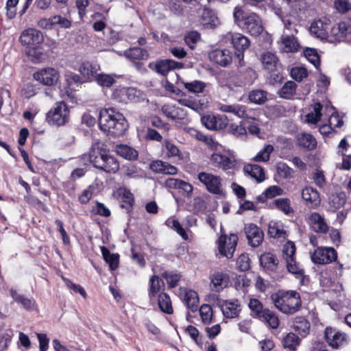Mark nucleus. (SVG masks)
Segmentation results:
<instances>
[{
    "label": "nucleus",
    "mask_w": 351,
    "mask_h": 351,
    "mask_svg": "<svg viewBox=\"0 0 351 351\" xmlns=\"http://www.w3.org/2000/svg\"><path fill=\"white\" fill-rule=\"evenodd\" d=\"M19 40L24 47L26 56L31 62L39 63L45 60L46 54L44 53L42 47L44 42L42 32L36 28L28 27L21 33Z\"/></svg>",
    "instance_id": "1"
},
{
    "label": "nucleus",
    "mask_w": 351,
    "mask_h": 351,
    "mask_svg": "<svg viewBox=\"0 0 351 351\" xmlns=\"http://www.w3.org/2000/svg\"><path fill=\"white\" fill-rule=\"evenodd\" d=\"M99 125L109 137L123 136L128 128V123L123 114L113 108L100 111Z\"/></svg>",
    "instance_id": "2"
},
{
    "label": "nucleus",
    "mask_w": 351,
    "mask_h": 351,
    "mask_svg": "<svg viewBox=\"0 0 351 351\" xmlns=\"http://www.w3.org/2000/svg\"><path fill=\"white\" fill-rule=\"evenodd\" d=\"M89 161L93 166L107 173L114 174L119 170V162L110 154L106 145L100 142L95 143L89 151Z\"/></svg>",
    "instance_id": "3"
},
{
    "label": "nucleus",
    "mask_w": 351,
    "mask_h": 351,
    "mask_svg": "<svg viewBox=\"0 0 351 351\" xmlns=\"http://www.w3.org/2000/svg\"><path fill=\"white\" fill-rule=\"evenodd\" d=\"M147 293L149 301L156 304L162 313L173 314L172 300L170 295L165 292V284L162 278L156 274L149 277Z\"/></svg>",
    "instance_id": "4"
},
{
    "label": "nucleus",
    "mask_w": 351,
    "mask_h": 351,
    "mask_svg": "<svg viewBox=\"0 0 351 351\" xmlns=\"http://www.w3.org/2000/svg\"><path fill=\"white\" fill-rule=\"evenodd\" d=\"M233 19L235 25L252 36H258L264 30L261 17L254 12L245 11L240 5L234 7Z\"/></svg>",
    "instance_id": "5"
},
{
    "label": "nucleus",
    "mask_w": 351,
    "mask_h": 351,
    "mask_svg": "<svg viewBox=\"0 0 351 351\" xmlns=\"http://www.w3.org/2000/svg\"><path fill=\"white\" fill-rule=\"evenodd\" d=\"M275 307L284 314L293 315L302 306V299L299 292L294 290L279 289L271 295Z\"/></svg>",
    "instance_id": "6"
},
{
    "label": "nucleus",
    "mask_w": 351,
    "mask_h": 351,
    "mask_svg": "<svg viewBox=\"0 0 351 351\" xmlns=\"http://www.w3.org/2000/svg\"><path fill=\"white\" fill-rule=\"evenodd\" d=\"M222 42L234 49L239 65L243 66L244 52L250 45L249 38L241 33L229 32L223 36Z\"/></svg>",
    "instance_id": "7"
},
{
    "label": "nucleus",
    "mask_w": 351,
    "mask_h": 351,
    "mask_svg": "<svg viewBox=\"0 0 351 351\" xmlns=\"http://www.w3.org/2000/svg\"><path fill=\"white\" fill-rule=\"evenodd\" d=\"M296 247L293 241L286 242L282 247V258L286 263L287 271L296 278H304V270L300 267L295 258Z\"/></svg>",
    "instance_id": "8"
},
{
    "label": "nucleus",
    "mask_w": 351,
    "mask_h": 351,
    "mask_svg": "<svg viewBox=\"0 0 351 351\" xmlns=\"http://www.w3.org/2000/svg\"><path fill=\"white\" fill-rule=\"evenodd\" d=\"M197 178L208 193L219 197L225 196V191L222 184L223 180L219 176L212 173L201 171L198 173Z\"/></svg>",
    "instance_id": "9"
},
{
    "label": "nucleus",
    "mask_w": 351,
    "mask_h": 351,
    "mask_svg": "<svg viewBox=\"0 0 351 351\" xmlns=\"http://www.w3.org/2000/svg\"><path fill=\"white\" fill-rule=\"evenodd\" d=\"M69 113L67 104L63 101H58L47 113L46 121L50 125L61 126L69 121Z\"/></svg>",
    "instance_id": "10"
},
{
    "label": "nucleus",
    "mask_w": 351,
    "mask_h": 351,
    "mask_svg": "<svg viewBox=\"0 0 351 351\" xmlns=\"http://www.w3.org/2000/svg\"><path fill=\"white\" fill-rule=\"evenodd\" d=\"M238 240L239 238L236 234H230L229 236L226 234H221L217 242L219 254L227 258H232L236 250Z\"/></svg>",
    "instance_id": "11"
},
{
    "label": "nucleus",
    "mask_w": 351,
    "mask_h": 351,
    "mask_svg": "<svg viewBox=\"0 0 351 351\" xmlns=\"http://www.w3.org/2000/svg\"><path fill=\"white\" fill-rule=\"evenodd\" d=\"M311 261L317 265H326L337 259V252L332 247H317L311 255Z\"/></svg>",
    "instance_id": "12"
},
{
    "label": "nucleus",
    "mask_w": 351,
    "mask_h": 351,
    "mask_svg": "<svg viewBox=\"0 0 351 351\" xmlns=\"http://www.w3.org/2000/svg\"><path fill=\"white\" fill-rule=\"evenodd\" d=\"M33 78L44 86H53L58 82L60 73L54 68L45 67L34 72Z\"/></svg>",
    "instance_id": "13"
},
{
    "label": "nucleus",
    "mask_w": 351,
    "mask_h": 351,
    "mask_svg": "<svg viewBox=\"0 0 351 351\" xmlns=\"http://www.w3.org/2000/svg\"><path fill=\"white\" fill-rule=\"evenodd\" d=\"M183 64L170 59L158 60L156 62H151L148 67L156 73L165 76L168 73L176 69H181Z\"/></svg>",
    "instance_id": "14"
},
{
    "label": "nucleus",
    "mask_w": 351,
    "mask_h": 351,
    "mask_svg": "<svg viewBox=\"0 0 351 351\" xmlns=\"http://www.w3.org/2000/svg\"><path fill=\"white\" fill-rule=\"evenodd\" d=\"M210 165L216 169H221L224 171L233 170L237 161L234 157H229L221 153H213L210 157Z\"/></svg>",
    "instance_id": "15"
},
{
    "label": "nucleus",
    "mask_w": 351,
    "mask_h": 351,
    "mask_svg": "<svg viewBox=\"0 0 351 351\" xmlns=\"http://www.w3.org/2000/svg\"><path fill=\"white\" fill-rule=\"evenodd\" d=\"M324 339L330 347L338 349L346 343L347 335L344 332L336 331L332 327L328 326L324 330Z\"/></svg>",
    "instance_id": "16"
},
{
    "label": "nucleus",
    "mask_w": 351,
    "mask_h": 351,
    "mask_svg": "<svg viewBox=\"0 0 351 351\" xmlns=\"http://www.w3.org/2000/svg\"><path fill=\"white\" fill-rule=\"evenodd\" d=\"M244 232L248 241V243L253 247L259 246L263 241L264 232L261 228L253 223L246 224Z\"/></svg>",
    "instance_id": "17"
},
{
    "label": "nucleus",
    "mask_w": 351,
    "mask_h": 351,
    "mask_svg": "<svg viewBox=\"0 0 351 351\" xmlns=\"http://www.w3.org/2000/svg\"><path fill=\"white\" fill-rule=\"evenodd\" d=\"M201 121L202 124L210 130H223L228 125V119L226 115H205L202 117Z\"/></svg>",
    "instance_id": "18"
},
{
    "label": "nucleus",
    "mask_w": 351,
    "mask_h": 351,
    "mask_svg": "<svg viewBox=\"0 0 351 351\" xmlns=\"http://www.w3.org/2000/svg\"><path fill=\"white\" fill-rule=\"evenodd\" d=\"M136 93L134 88L119 86L114 89L112 99L119 103L128 104L136 100Z\"/></svg>",
    "instance_id": "19"
},
{
    "label": "nucleus",
    "mask_w": 351,
    "mask_h": 351,
    "mask_svg": "<svg viewBox=\"0 0 351 351\" xmlns=\"http://www.w3.org/2000/svg\"><path fill=\"white\" fill-rule=\"evenodd\" d=\"M208 58L214 64L226 67L232 61V54L229 49H216L208 53Z\"/></svg>",
    "instance_id": "20"
},
{
    "label": "nucleus",
    "mask_w": 351,
    "mask_h": 351,
    "mask_svg": "<svg viewBox=\"0 0 351 351\" xmlns=\"http://www.w3.org/2000/svg\"><path fill=\"white\" fill-rule=\"evenodd\" d=\"M302 197L305 205L310 208H317L321 204L319 192L311 186H306L302 189Z\"/></svg>",
    "instance_id": "21"
},
{
    "label": "nucleus",
    "mask_w": 351,
    "mask_h": 351,
    "mask_svg": "<svg viewBox=\"0 0 351 351\" xmlns=\"http://www.w3.org/2000/svg\"><path fill=\"white\" fill-rule=\"evenodd\" d=\"M329 29L330 23L329 20L326 19L324 20L319 19L314 21L310 27L311 34L321 39H327L328 38Z\"/></svg>",
    "instance_id": "22"
},
{
    "label": "nucleus",
    "mask_w": 351,
    "mask_h": 351,
    "mask_svg": "<svg viewBox=\"0 0 351 351\" xmlns=\"http://www.w3.org/2000/svg\"><path fill=\"white\" fill-rule=\"evenodd\" d=\"M180 294H184L183 302L186 307L192 312L197 311L199 307V300L198 294L192 289H188L185 287H180Z\"/></svg>",
    "instance_id": "23"
},
{
    "label": "nucleus",
    "mask_w": 351,
    "mask_h": 351,
    "mask_svg": "<svg viewBox=\"0 0 351 351\" xmlns=\"http://www.w3.org/2000/svg\"><path fill=\"white\" fill-rule=\"evenodd\" d=\"M308 223L315 232L326 233L328 232L329 227L324 216L319 213H312L308 217Z\"/></svg>",
    "instance_id": "24"
},
{
    "label": "nucleus",
    "mask_w": 351,
    "mask_h": 351,
    "mask_svg": "<svg viewBox=\"0 0 351 351\" xmlns=\"http://www.w3.org/2000/svg\"><path fill=\"white\" fill-rule=\"evenodd\" d=\"M261 267L268 271L276 272L278 269L280 261L277 256L271 252H265L259 257Z\"/></svg>",
    "instance_id": "25"
},
{
    "label": "nucleus",
    "mask_w": 351,
    "mask_h": 351,
    "mask_svg": "<svg viewBox=\"0 0 351 351\" xmlns=\"http://www.w3.org/2000/svg\"><path fill=\"white\" fill-rule=\"evenodd\" d=\"M161 110L167 118L172 120H184L187 117L186 110L176 105L165 104Z\"/></svg>",
    "instance_id": "26"
},
{
    "label": "nucleus",
    "mask_w": 351,
    "mask_h": 351,
    "mask_svg": "<svg viewBox=\"0 0 351 351\" xmlns=\"http://www.w3.org/2000/svg\"><path fill=\"white\" fill-rule=\"evenodd\" d=\"M118 194L121 199L120 207L125 209L128 213H131L135 204L134 194L127 188L120 189Z\"/></svg>",
    "instance_id": "27"
},
{
    "label": "nucleus",
    "mask_w": 351,
    "mask_h": 351,
    "mask_svg": "<svg viewBox=\"0 0 351 351\" xmlns=\"http://www.w3.org/2000/svg\"><path fill=\"white\" fill-rule=\"evenodd\" d=\"M210 280L213 289L219 292L228 286L230 277L228 274L223 271H215L211 276Z\"/></svg>",
    "instance_id": "28"
},
{
    "label": "nucleus",
    "mask_w": 351,
    "mask_h": 351,
    "mask_svg": "<svg viewBox=\"0 0 351 351\" xmlns=\"http://www.w3.org/2000/svg\"><path fill=\"white\" fill-rule=\"evenodd\" d=\"M261 62L264 69L267 72H275L279 64L278 57L273 53L267 51L262 54Z\"/></svg>",
    "instance_id": "29"
},
{
    "label": "nucleus",
    "mask_w": 351,
    "mask_h": 351,
    "mask_svg": "<svg viewBox=\"0 0 351 351\" xmlns=\"http://www.w3.org/2000/svg\"><path fill=\"white\" fill-rule=\"evenodd\" d=\"M180 84L182 85L188 93L195 95L203 93L207 86L206 83L198 80L191 82L182 81L180 82Z\"/></svg>",
    "instance_id": "30"
},
{
    "label": "nucleus",
    "mask_w": 351,
    "mask_h": 351,
    "mask_svg": "<svg viewBox=\"0 0 351 351\" xmlns=\"http://www.w3.org/2000/svg\"><path fill=\"white\" fill-rule=\"evenodd\" d=\"M258 319L267 324L270 328L276 329L280 325V319L275 311L266 308L265 312L261 315Z\"/></svg>",
    "instance_id": "31"
},
{
    "label": "nucleus",
    "mask_w": 351,
    "mask_h": 351,
    "mask_svg": "<svg viewBox=\"0 0 351 351\" xmlns=\"http://www.w3.org/2000/svg\"><path fill=\"white\" fill-rule=\"evenodd\" d=\"M243 171L245 173L254 178L257 182H261L265 178L264 169L260 165L256 164L245 165L243 167Z\"/></svg>",
    "instance_id": "32"
},
{
    "label": "nucleus",
    "mask_w": 351,
    "mask_h": 351,
    "mask_svg": "<svg viewBox=\"0 0 351 351\" xmlns=\"http://www.w3.org/2000/svg\"><path fill=\"white\" fill-rule=\"evenodd\" d=\"M293 327L295 331L304 337L310 332L311 324L305 317L298 316L294 319Z\"/></svg>",
    "instance_id": "33"
},
{
    "label": "nucleus",
    "mask_w": 351,
    "mask_h": 351,
    "mask_svg": "<svg viewBox=\"0 0 351 351\" xmlns=\"http://www.w3.org/2000/svg\"><path fill=\"white\" fill-rule=\"evenodd\" d=\"M125 56L132 61L147 60L149 58L148 51L141 47L130 48L125 51Z\"/></svg>",
    "instance_id": "34"
},
{
    "label": "nucleus",
    "mask_w": 351,
    "mask_h": 351,
    "mask_svg": "<svg viewBox=\"0 0 351 351\" xmlns=\"http://www.w3.org/2000/svg\"><path fill=\"white\" fill-rule=\"evenodd\" d=\"M161 277L167 281L169 289H173L178 286L182 276L176 271H164L161 273Z\"/></svg>",
    "instance_id": "35"
},
{
    "label": "nucleus",
    "mask_w": 351,
    "mask_h": 351,
    "mask_svg": "<svg viewBox=\"0 0 351 351\" xmlns=\"http://www.w3.org/2000/svg\"><path fill=\"white\" fill-rule=\"evenodd\" d=\"M222 311L223 315L227 318L238 317L241 311L239 301L237 300L233 302L226 301Z\"/></svg>",
    "instance_id": "36"
},
{
    "label": "nucleus",
    "mask_w": 351,
    "mask_h": 351,
    "mask_svg": "<svg viewBox=\"0 0 351 351\" xmlns=\"http://www.w3.org/2000/svg\"><path fill=\"white\" fill-rule=\"evenodd\" d=\"M282 346L289 351H295L301 343V339L293 332H289L283 338Z\"/></svg>",
    "instance_id": "37"
},
{
    "label": "nucleus",
    "mask_w": 351,
    "mask_h": 351,
    "mask_svg": "<svg viewBox=\"0 0 351 351\" xmlns=\"http://www.w3.org/2000/svg\"><path fill=\"white\" fill-rule=\"evenodd\" d=\"M101 254L104 261L108 263L111 270H115L119 267V255L118 254H111L110 250L105 246L101 247Z\"/></svg>",
    "instance_id": "38"
},
{
    "label": "nucleus",
    "mask_w": 351,
    "mask_h": 351,
    "mask_svg": "<svg viewBox=\"0 0 351 351\" xmlns=\"http://www.w3.org/2000/svg\"><path fill=\"white\" fill-rule=\"evenodd\" d=\"M97 70V66L88 61L83 62L79 68L80 73L89 81L95 78Z\"/></svg>",
    "instance_id": "39"
},
{
    "label": "nucleus",
    "mask_w": 351,
    "mask_h": 351,
    "mask_svg": "<svg viewBox=\"0 0 351 351\" xmlns=\"http://www.w3.org/2000/svg\"><path fill=\"white\" fill-rule=\"evenodd\" d=\"M116 152L119 156L130 160H136L138 157V152L134 148L126 145L121 144L117 145Z\"/></svg>",
    "instance_id": "40"
},
{
    "label": "nucleus",
    "mask_w": 351,
    "mask_h": 351,
    "mask_svg": "<svg viewBox=\"0 0 351 351\" xmlns=\"http://www.w3.org/2000/svg\"><path fill=\"white\" fill-rule=\"evenodd\" d=\"M250 122L249 119H243L239 124L230 123L226 128H228V133L234 136H244L247 134L246 126Z\"/></svg>",
    "instance_id": "41"
},
{
    "label": "nucleus",
    "mask_w": 351,
    "mask_h": 351,
    "mask_svg": "<svg viewBox=\"0 0 351 351\" xmlns=\"http://www.w3.org/2000/svg\"><path fill=\"white\" fill-rule=\"evenodd\" d=\"M330 208L333 210L342 208L346 202V195L343 192L332 194L328 199Z\"/></svg>",
    "instance_id": "42"
},
{
    "label": "nucleus",
    "mask_w": 351,
    "mask_h": 351,
    "mask_svg": "<svg viewBox=\"0 0 351 351\" xmlns=\"http://www.w3.org/2000/svg\"><path fill=\"white\" fill-rule=\"evenodd\" d=\"M297 84L293 81L287 82L280 89L278 95L280 97L290 99L295 95Z\"/></svg>",
    "instance_id": "43"
},
{
    "label": "nucleus",
    "mask_w": 351,
    "mask_h": 351,
    "mask_svg": "<svg viewBox=\"0 0 351 351\" xmlns=\"http://www.w3.org/2000/svg\"><path fill=\"white\" fill-rule=\"evenodd\" d=\"M298 144L300 147L311 151L315 149L317 141L312 134L304 133L298 138Z\"/></svg>",
    "instance_id": "44"
},
{
    "label": "nucleus",
    "mask_w": 351,
    "mask_h": 351,
    "mask_svg": "<svg viewBox=\"0 0 351 351\" xmlns=\"http://www.w3.org/2000/svg\"><path fill=\"white\" fill-rule=\"evenodd\" d=\"M248 307L251 311V315L253 317L258 318L265 312L266 308H264L262 302L256 298H251L248 303Z\"/></svg>",
    "instance_id": "45"
},
{
    "label": "nucleus",
    "mask_w": 351,
    "mask_h": 351,
    "mask_svg": "<svg viewBox=\"0 0 351 351\" xmlns=\"http://www.w3.org/2000/svg\"><path fill=\"white\" fill-rule=\"evenodd\" d=\"M248 99L255 104H263L267 100V93L263 90H252L248 94Z\"/></svg>",
    "instance_id": "46"
},
{
    "label": "nucleus",
    "mask_w": 351,
    "mask_h": 351,
    "mask_svg": "<svg viewBox=\"0 0 351 351\" xmlns=\"http://www.w3.org/2000/svg\"><path fill=\"white\" fill-rule=\"evenodd\" d=\"M61 278L68 289L72 290L75 293H79L83 298L87 299L88 295L82 286L73 282L69 278H66L62 274L61 275Z\"/></svg>",
    "instance_id": "47"
},
{
    "label": "nucleus",
    "mask_w": 351,
    "mask_h": 351,
    "mask_svg": "<svg viewBox=\"0 0 351 351\" xmlns=\"http://www.w3.org/2000/svg\"><path fill=\"white\" fill-rule=\"evenodd\" d=\"M199 311L202 321L204 324L208 325L213 322V308L210 304H202Z\"/></svg>",
    "instance_id": "48"
},
{
    "label": "nucleus",
    "mask_w": 351,
    "mask_h": 351,
    "mask_svg": "<svg viewBox=\"0 0 351 351\" xmlns=\"http://www.w3.org/2000/svg\"><path fill=\"white\" fill-rule=\"evenodd\" d=\"M166 224L167 226L173 229L184 240L186 241L189 239V235L187 232L178 219H169L166 221Z\"/></svg>",
    "instance_id": "49"
},
{
    "label": "nucleus",
    "mask_w": 351,
    "mask_h": 351,
    "mask_svg": "<svg viewBox=\"0 0 351 351\" xmlns=\"http://www.w3.org/2000/svg\"><path fill=\"white\" fill-rule=\"evenodd\" d=\"M267 233L270 237L274 239L285 238L286 231H285L276 222L271 221L268 226Z\"/></svg>",
    "instance_id": "50"
},
{
    "label": "nucleus",
    "mask_w": 351,
    "mask_h": 351,
    "mask_svg": "<svg viewBox=\"0 0 351 351\" xmlns=\"http://www.w3.org/2000/svg\"><path fill=\"white\" fill-rule=\"evenodd\" d=\"M304 56L306 59L314 65L317 70H320V57L318 55L316 49L308 48L304 50Z\"/></svg>",
    "instance_id": "51"
},
{
    "label": "nucleus",
    "mask_w": 351,
    "mask_h": 351,
    "mask_svg": "<svg viewBox=\"0 0 351 351\" xmlns=\"http://www.w3.org/2000/svg\"><path fill=\"white\" fill-rule=\"evenodd\" d=\"M97 184H90L86 189H84L78 197V200L82 204H86L92 198L95 190L97 189Z\"/></svg>",
    "instance_id": "52"
},
{
    "label": "nucleus",
    "mask_w": 351,
    "mask_h": 351,
    "mask_svg": "<svg viewBox=\"0 0 351 351\" xmlns=\"http://www.w3.org/2000/svg\"><path fill=\"white\" fill-rule=\"evenodd\" d=\"M274 204L276 208L281 210L286 215H289L294 212L291 207L290 200L288 198H278L274 200Z\"/></svg>",
    "instance_id": "53"
},
{
    "label": "nucleus",
    "mask_w": 351,
    "mask_h": 351,
    "mask_svg": "<svg viewBox=\"0 0 351 351\" xmlns=\"http://www.w3.org/2000/svg\"><path fill=\"white\" fill-rule=\"evenodd\" d=\"M178 103L183 106L188 107L193 110L199 112L203 110V104L199 101L192 99L191 98H183L178 99Z\"/></svg>",
    "instance_id": "54"
},
{
    "label": "nucleus",
    "mask_w": 351,
    "mask_h": 351,
    "mask_svg": "<svg viewBox=\"0 0 351 351\" xmlns=\"http://www.w3.org/2000/svg\"><path fill=\"white\" fill-rule=\"evenodd\" d=\"M95 80L99 86L107 88L111 87L115 82V80L112 76L105 73H99L96 75Z\"/></svg>",
    "instance_id": "55"
},
{
    "label": "nucleus",
    "mask_w": 351,
    "mask_h": 351,
    "mask_svg": "<svg viewBox=\"0 0 351 351\" xmlns=\"http://www.w3.org/2000/svg\"><path fill=\"white\" fill-rule=\"evenodd\" d=\"M144 138L147 141H156L161 143L163 138L162 134L159 131L148 126L146 128Z\"/></svg>",
    "instance_id": "56"
},
{
    "label": "nucleus",
    "mask_w": 351,
    "mask_h": 351,
    "mask_svg": "<svg viewBox=\"0 0 351 351\" xmlns=\"http://www.w3.org/2000/svg\"><path fill=\"white\" fill-rule=\"evenodd\" d=\"M274 151L273 145L268 144L266 145L263 149H261L254 157V160L256 162H267L270 158V155Z\"/></svg>",
    "instance_id": "57"
},
{
    "label": "nucleus",
    "mask_w": 351,
    "mask_h": 351,
    "mask_svg": "<svg viewBox=\"0 0 351 351\" xmlns=\"http://www.w3.org/2000/svg\"><path fill=\"white\" fill-rule=\"evenodd\" d=\"M200 38L201 35L198 32L190 31L186 34L184 40L186 45L193 49L197 43L200 40Z\"/></svg>",
    "instance_id": "58"
},
{
    "label": "nucleus",
    "mask_w": 351,
    "mask_h": 351,
    "mask_svg": "<svg viewBox=\"0 0 351 351\" xmlns=\"http://www.w3.org/2000/svg\"><path fill=\"white\" fill-rule=\"evenodd\" d=\"M177 189L185 197L191 198L193 195V185L184 180H180Z\"/></svg>",
    "instance_id": "59"
},
{
    "label": "nucleus",
    "mask_w": 351,
    "mask_h": 351,
    "mask_svg": "<svg viewBox=\"0 0 351 351\" xmlns=\"http://www.w3.org/2000/svg\"><path fill=\"white\" fill-rule=\"evenodd\" d=\"M150 123L152 128H156L159 130H162L163 132H168L170 129L169 124L167 123H165L162 121L161 118L158 116H153L150 118Z\"/></svg>",
    "instance_id": "60"
},
{
    "label": "nucleus",
    "mask_w": 351,
    "mask_h": 351,
    "mask_svg": "<svg viewBox=\"0 0 351 351\" xmlns=\"http://www.w3.org/2000/svg\"><path fill=\"white\" fill-rule=\"evenodd\" d=\"M282 43L287 52H293L298 50V44L293 36H287L282 38Z\"/></svg>",
    "instance_id": "61"
},
{
    "label": "nucleus",
    "mask_w": 351,
    "mask_h": 351,
    "mask_svg": "<svg viewBox=\"0 0 351 351\" xmlns=\"http://www.w3.org/2000/svg\"><path fill=\"white\" fill-rule=\"evenodd\" d=\"M91 212L94 215H97L104 217H108L111 215V212L109 208H107L104 204L99 202H96L95 206L93 207Z\"/></svg>",
    "instance_id": "62"
},
{
    "label": "nucleus",
    "mask_w": 351,
    "mask_h": 351,
    "mask_svg": "<svg viewBox=\"0 0 351 351\" xmlns=\"http://www.w3.org/2000/svg\"><path fill=\"white\" fill-rule=\"evenodd\" d=\"M276 171L278 174L283 178L291 177L293 172L292 169L283 162H280L276 164Z\"/></svg>",
    "instance_id": "63"
},
{
    "label": "nucleus",
    "mask_w": 351,
    "mask_h": 351,
    "mask_svg": "<svg viewBox=\"0 0 351 351\" xmlns=\"http://www.w3.org/2000/svg\"><path fill=\"white\" fill-rule=\"evenodd\" d=\"M184 331L197 345L200 346L202 344V338H199V332L196 327L189 325L185 328Z\"/></svg>",
    "instance_id": "64"
}]
</instances>
